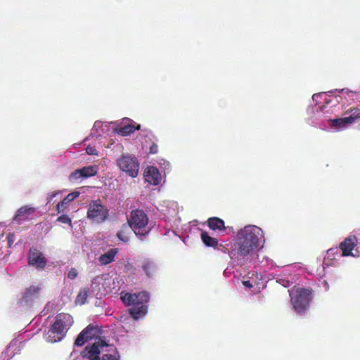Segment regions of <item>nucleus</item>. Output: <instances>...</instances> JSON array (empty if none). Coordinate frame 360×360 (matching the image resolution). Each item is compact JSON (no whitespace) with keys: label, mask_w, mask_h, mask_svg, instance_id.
Wrapping results in <instances>:
<instances>
[{"label":"nucleus","mask_w":360,"mask_h":360,"mask_svg":"<svg viewBox=\"0 0 360 360\" xmlns=\"http://www.w3.org/2000/svg\"><path fill=\"white\" fill-rule=\"evenodd\" d=\"M98 171L97 165H89L72 172L69 176L71 182L82 181L84 179L95 176Z\"/></svg>","instance_id":"9d476101"},{"label":"nucleus","mask_w":360,"mask_h":360,"mask_svg":"<svg viewBox=\"0 0 360 360\" xmlns=\"http://www.w3.org/2000/svg\"><path fill=\"white\" fill-rule=\"evenodd\" d=\"M61 194H62L61 191H56L52 192L51 193H49L47 195V202H51L53 200L54 198H56L57 195H61Z\"/></svg>","instance_id":"c9c22d12"},{"label":"nucleus","mask_w":360,"mask_h":360,"mask_svg":"<svg viewBox=\"0 0 360 360\" xmlns=\"http://www.w3.org/2000/svg\"><path fill=\"white\" fill-rule=\"evenodd\" d=\"M108 217V210L102 205L101 200H93L89 203L87 217L96 223L103 222Z\"/></svg>","instance_id":"6e6552de"},{"label":"nucleus","mask_w":360,"mask_h":360,"mask_svg":"<svg viewBox=\"0 0 360 360\" xmlns=\"http://www.w3.org/2000/svg\"><path fill=\"white\" fill-rule=\"evenodd\" d=\"M122 302L130 306L129 313L134 319H139L145 316L148 311L146 304L149 300V295L145 292L139 293H121Z\"/></svg>","instance_id":"7ed1b4c3"},{"label":"nucleus","mask_w":360,"mask_h":360,"mask_svg":"<svg viewBox=\"0 0 360 360\" xmlns=\"http://www.w3.org/2000/svg\"><path fill=\"white\" fill-rule=\"evenodd\" d=\"M283 272L285 276L289 275L290 274V271L288 269H285Z\"/></svg>","instance_id":"37998d69"},{"label":"nucleus","mask_w":360,"mask_h":360,"mask_svg":"<svg viewBox=\"0 0 360 360\" xmlns=\"http://www.w3.org/2000/svg\"><path fill=\"white\" fill-rule=\"evenodd\" d=\"M357 240L355 237H349L340 245V250L342 252V256L357 257L358 255L353 253L352 250L356 246Z\"/></svg>","instance_id":"ddd939ff"},{"label":"nucleus","mask_w":360,"mask_h":360,"mask_svg":"<svg viewBox=\"0 0 360 360\" xmlns=\"http://www.w3.org/2000/svg\"><path fill=\"white\" fill-rule=\"evenodd\" d=\"M158 165L165 170H167L169 171L170 169V163L165 160H163V159H161L159 162H158Z\"/></svg>","instance_id":"f704fd0d"},{"label":"nucleus","mask_w":360,"mask_h":360,"mask_svg":"<svg viewBox=\"0 0 360 360\" xmlns=\"http://www.w3.org/2000/svg\"><path fill=\"white\" fill-rule=\"evenodd\" d=\"M103 125V123L101 121H96L94 122L93 126V129L98 130V129L101 128Z\"/></svg>","instance_id":"a19ab883"},{"label":"nucleus","mask_w":360,"mask_h":360,"mask_svg":"<svg viewBox=\"0 0 360 360\" xmlns=\"http://www.w3.org/2000/svg\"><path fill=\"white\" fill-rule=\"evenodd\" d=\"M160 211L168 217H174L178 212V205L174 201L164 202Z\"/></svg>","instance_id":"6ab92c4d"},{"label":"nucleus","mask_w":360,"mask_h":360,"mask_svg":"<svg viewBox=\"0 0 360 360\" xmlns=\"http://www.w3.org/2000/svg\"><path fill=\"white\" fill-rule=\"evenodd\" d=\"M81 355L89 360H119L120 358L115 347L100 338L86 346Z\"/></svg>","instance_id":"f03ea898"},{"label":"nucleus","mask_w":360,"mask_h":360,"mask_svg":"<svg viewBox=\"0 0 360 360\" xmlns=\"http://www.w3.org/2000/svg\"><path fill=\"white\" fill-rule=\"evenodd\" d=\"M347 118L350 120L351 124L354 123L356 119L360 118V110L358 108L352 110V114Z\"/></svg>","instance_id":"c85d7f7f"},{"label":"nucleus","mask_w":360,"mask_h":360,"mask_svg":"<svg viewBox=\"0 0 360 360\" xmlns=\"http://www.w3.org/2000/svg\"><path fill=\"white\" fill-rule=\"evenodd\" d=\"M28 259L29 264L37 269H44L47 263L43 253L34 248L30 250Z\"/></svg>","instance_id":"9b49d317"},{"label":"nucleus","mask_w":360,"mask_h":360,"mask_svg":"<svg viewBox=\"0 0 360 360\" xmlns=\"http://www.w3.org/2000/svg\"><path fill=\"white\" fill-rule=\"evenodd\" d=\"M242 283L246 288H250L253 286V280H243Z\"/></svg>","instance_id":"ea45409f"},{"label":"nucleus","mask_w":360,"mask_h":360,"mask_svg":"<svg viewBox=\"0 0 360 360\" xmlns=\"http://www.w3.org/2000/svg\"><path fill=\"white\" fill-rule=\"evenodd\" d=\"M124 121L126 124L117 129V132L118 134H120L122 136H128L133 133L136 129H140L139 124H138L137 127H135V125L129 124V122H131V120L128 118H125Z\"/></svg>","instance_id":"412c9836"},{"label":"nucleus","mask_w":360,"mask_h":360,"mask_svg":"<svg viewBox=\"0 0 360 360\" xmlns=\"http://www.w3.org/2000/svg\"><path fill=\"white\" fill-rule=\"evenodd\" d=\"M86 152L89 155H98V152L93 146H88L86 148Z\"/></svg>","instance_id":"e433bc0d"},{"label":"nucleus","mask_w":360,"mask_h":360,"mask_svg":"<svg viewBox=\"0 0 360 360\" xmlns=\"http://www.w3.org/2000/svg\"><path fill=\"white\" fill-rule=\"evenodd\" d=\"M340 252V250L338 248H330L327 251L326 257L328 259H335V255H338Z\"/></svg>","instance_id":"2f4dec72"},{"label":"nucleus","mask_w":360,"mask_h":360,"mask_svg":"<svg viewBox=\"0 0 360 360\" xmlns=\"http://www.w3.org/2000/svg\"><path fill=\"white\" fill-rule=\"evenodd\" d=\"M95 328L91 326L84 328L77 336L75 341V345L81 347L84 345L88 340L92 339L95 335Z\"/></svg>","instance_id":"2eb2a0df"},{"label":"nucleus","mask_w":360,"mask_h":360,"mask_svg":"<svg viewBox=\"0 0 360 360\" xmlns=\"http://www.w3.org/2000/svg\"><path fill=\"white\" fill-rule=\"evenodd\" d=\"M72 323L73 319L70 314H58L51 328L44 334L45 340L51 343L60 341Z\"/></svg>","instance_id":"39448f33"},{"label":"nucleus","mask_w":360,"mask_h":360,"mask_svg":"<svg viewBox=\"0 0 360 360\" xmlns=\"http://www.w3.org/2000/svg\"><path fill=\"white\" fill-rule=\"evenodd\" d=\"M131 228L128 224H124L117 233L118 239L124 243H128L130 239Z\"/></svg>","instance_id":"5701e85b"},{"label":"nucleus","mask_w":360,"mask_h":360,"mask_svg":"<svg viewBox=\"0 0 360 360\" xmlns=\"http://www.w3.org/2000/svg\"><path fill=\"white\" fill-rule=\"evenodd\" d=\"M326 94L321 92L319 94H315L312 96L313 101L315 102L316 104H318L319 102H321V100H326Z\"/></svg>","instance_id":"7c9ffc66"},{"label":"nucleus","mask_w":360,"mask_h":360,"mask_svg":"<svg viewBox=\"0 0 360 360\" xmlns=\"http://www.w3.org/2000/svg\"><path fill=\"white\" fill-rule=\"evenodd\" d=\"M90 292L91 290L89 287L82 288L76 297L75 302L77 304H84L86 302L87 297H94Z\"/></svg>","instance_id":"393cba45"},{"label":"nucleus","mask_w":360,"mask_h":360,"mask_svg":"<svg viewBox=\"0 0 360 360\" xmlns=\"http://www.w3.org/2000/svg\"><path fill=\"white\" fill-rule=\"evenodd\" d=\"M336 92H340V93L345 94L349 97H353L356 94L355 91H351V90L348 89H335V90L331 91H328V94H335Z\"/></svg>","instance_id":"c756f323"},{"label":"nucleus","mask_w":360,"mask_h":360,"mask_svg":"<svg viewBox=\"0 0 360 360\" xmlns=\"http://www.w3.org/2000/svg\"><path fill=\"white\" fill-rule=\"evenodd\" d=\"M41 287L39 285H33L26 288L22 297V302L29 304L39 297Z\"/></svg>","instance_id":"4468645a"},{"label":"nucleus","mask_w":360,"mask_h":360,"mask_svg":"<svg viewBox=\"0 0 360 360\" xmlns=\"http://www.w3.org/2000/svg\"><path fill=\"white\" fill-rule=\"evenodd\" d=\"M80 193L79 191H73L69 193L62 201L58 203L57 210L58 213L63 212L67 207V205L72 200L79 197Z\"/></svg>","instance_id":"4be33fe9"},{"label":"nucleus","mask_w":360,"mask_h":360,"mask_svg":"<svg viewBox=\"0 0 360 360\" xmlns=\"http://www.w3.org/2000/svg\"><path fill=\"white\" fill-rule=\"evenodd\" d=\"M158 151V146L155 143H153L149 148V153L156 154Z\"/></svg>","instance_id":"58836bf2"},{"label":"nucleus","mask_w":360,"mask_h":360,"mask_svg":"<svg viewBox=\"0 0 360 360\" xmlns=\"http://www.w3.org/2000/svg\"><path fill=\"white\" fill-rule=\"evenodd\" d=\"M127 223L131 231L141 240H144L151 231L148 215L142 210H132L127 219Z\"/></svg>","instance_id":"20e7f679"},{"label":"nucleus","mask_w":360,"mask_h":360,"mask_svg":"<svg viewBox=\"0 0 360 360\" xmlns=\"http://www.w3.org/2000/svg\"><path fill=\"white\" fill-rule=\"evenodd\" d=\"M107 274H102L94 278L90 285L91 293L94 297L101 298L109 293V288H107L106 284H109L106 280Z\"/></svg>","instance_id":"1a4fd4ad"},{"label":"nucleus","mask_w":360,"mask_h":360,"mask_svg":"<svg viewBox=\"0 0 360 360\" xmlns=\"http://www.w3.org/2000/svg\"><path fill=\"white\" fill-rule=\"evenodd\" d=\"M144 177L147 182L154 186L160 184L162 181L159 170L154 166H149L145 169Z\"/></svg>","instance_id":"f8f14e48"},{"label":"nucleus","mask_w":360,"mask_h":360,"mask_svg":"<svg viewBox=\"0 0 360 360\" xmlns=\"http://www.w3.org/2000/svg\"><path fill=\"white\" fill-rule=\"evenodd\" d=\"M291 304L297 314L303 315L309 307L312 299L311 290L300 287H294L288 290Z\"/></svg>","instance_id":"423d86ee"},{"label":"nucleus","mask_w":360,"mask_h":360,"mask_svg":"<svg viewBox=\"0 0 360 360\" xmlns=\"http://www.w3.org/2000/svg\"><path fill=\"white\" fill-rule=\"evenodd\" d=\"M77 271L75 268H71L68 273V278L70 279H75L77 276Z\"/></svg>","instance_id":"4c0bfd02"},{"label":"nucleus","mask_w":360,"mask_h":360,"mask_svg":"<svg viewBox=\"0 0 360 360\" xmlns=\"http://www.w3.org/2000/svg\"><path fill=\"white\" fill-rule=\"evenodd\" d=\"M8 244L11 246V243H13L14 241V234L13 233H10L8 236Z\"/></svg>","instance_id":"79ce46f5"},{"label":"nucleus","mask_w":360,"mask_h":360,"mask_svg":"<svg viewBox=\"0 0 360 360\" xmlns=\"http://www.w3.org/2000/svg\"><path fill=\"white\" fill-rule=\"evenodd\" d=\"M265 243L263 230L255 225H247L240 229L236 236L235 242L231 245L229 256L231 261L239 266H250L266 261L270 268H278L271 259L263 257L260 261L259 251Z\"/></svg>","instance_id":"f257e3e1"},{"label":"nucleus","mask_w":360,"mask_h":360,"mask_svg":"<svg viewBox=\"0 0 360 360\" xmlns=\"http://www.w3.org/2000/svg\"><path fill=\"white\" fill-rule=\"evenodd\" d=\"M326 107L316 108V114L315 119L316 124H319L322 129H325L327 125L326 122L328 123V119H332L329 110H325Z\"/></svg>","instance_id":"f3484780"},{"label":"nucleus","mask_w":360,"mask_h":360,"mask_svg":"<svg viewBox=\"0 0 360 360\" xmlns=\"http://www.w3.org/2000/svg\"><path fill=\"white\" fill-rule=\"evenodd\" d=\"M325 285H326V290L328 289V283L325 281Z\"/></svg>","instance_id":"c03bdc74"},{"label":"nucleus","mask_w":360,"mask_h":360,"mask_svg":"<svg viewBox=\"0 0 360 360\" xmlns=\"http://www.w3.org/2000/svg\"><path fill=\"white\" fill-rule=\"evenodd\" d=\"M35 212L34 207L24 206L18 210L13 220L18 224H21L23 221L29 219Z\"/></svg>","instance_id":"dca6fc26"},{"label":"nucleus","mask_w":360,"mask_h":360,"mask_svg":"<svg viewBox=\"0 0 360 360\" xmlns=\"http://www.w3.org/2000/svg\"><path fill=\"white\" fill-rule=\"evenodd\" d=\"M106 280L109 282V284H106L107 288H109V293L112 291L117 292L120 289L121 279L120 277L111 278L107 274Z\"/></svg>","instance_id":"a878e982"},{"label":"nucleus","mask_w":360,"mask_h":360,"mask_svg":"<svg viewBox=\"0 0 360 360\" xmlns=\"http://www.w3.org/2000/svg\"><path fill=\"white\" fill-rule=\"evenodd\" d=\"M58 221L61 222V223H63V224H69L70 226H72V222H71V219L68 216V215H65V214H63L61 216H60L58 219H57Z\"/></svg>","instance_id":"473e14b6"},{"label":"nucleus","mask_w":360,"mask_h":360,"mask_svg":"<svg viewBox=\"0 0 360 360\" xmlns=\"http://www.w3.org/2000/svg\"><path fill=\"white\" fill-rule=\"evenodd\" d=\"M276 282L285 288L289 287L290 285V281L285 278H276Z\"/></svg>","instance_id":"72a5a7b5"},{"label":"nucleus","mask_w":360,"mask_h":360,"mask_svg":"<svg viewBox=\"0 0 360 360\" xmlns=\"http://www.w3.org/2000/svg\"><path fill=\"white\" fill-rule=\"evenodd\" d=\"M155 269H156L155 264L152 262H146L143 265V269L148 276H150L153 275Z\"/></svg>","instance_id":"cd10ccee"},{"label":"nucleus","mask_w":360,"mask_h":360,"mask_svg":"<svg viewBox=\"0 0 360 360\" xmlns=\"http://www.w3.org/2000/svg\"><path fill=\"white\" fill-rule=\"evenodd\" d=\"M351 124L350 120L346 117L328 119V126L335 130H342Z\"/></svg>","instance_id":"aec40b11"},{"label":"nucleus","mask_w":360,"mask_h":360,"mask_svg":"<svg viewBox=\"0 0 360 360\" xmlns=\"http://www.w3.org/2000/svg\"><path fill=\"white\" fill-rule=\"evenodd\" d=\"M201 239L204 244L208 247H215L218 244L217 240L213 237L210 236L209 234L205 231H202L201 233Z\"/></svg>","instance_id":"bb28decb"},{"label":"nucleus","mask_w":360,"mask_h":360,"mask_svg":"<svg viewBox=\"0 0 360 360\" xmlns=\"http://www.w3.org/2000/svg\"><path fill=\"white\" fill-rule=\"evenodd\" d=\"M118 252L119 250L117 248H112L104 254L100 255L98 258L99 264L101 266H105L112 263L115 261V258L117 256Z\"/></svg>","instance_id":"a211bd4d"},{"label":"nucleus","mask_w":360,"mask_h":360,"mask_svg":"<svg viewBox=\"0 0 360 360\" xmlns=\"http://www.w3.org/2000/svg\"><path fill=\"white\" fill-rule=\"evenodd\" d=\"M116 162L119 169L129 176L135 178L138 176L139 162L135 155L129 153L122 154L117 158Z\"/></svg>","instance_id":"0eeeda50"},{"label":"nucleus","mask_w":360,"mask_h":360,"mask_svg":"<svg viewBox=\"0 0 360 360\" xmlns=\"http://www.w3.org/2000/svg\"><path fill=\"white\" fill-rule=\"evenodd\" d=\"M208 226L213 230L225 231L226 228L222 219L217 217H212L208 219Z\"/></svg>","instance_id":"b1692460"}]
</instances>
